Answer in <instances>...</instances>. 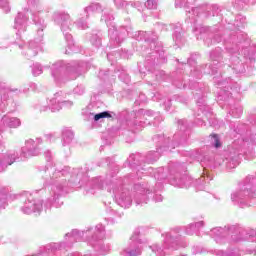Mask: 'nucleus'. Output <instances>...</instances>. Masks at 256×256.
<instances>
[{
  "mask_svg": "<svg viewBox=\"0 0 256 256\" xmlns=\"http://www.w3.org/2000/svg\"><path fill=\"white\" fill-rule=\"evenodd\" d=\"M211 137H213V139H215L216 149H219V147H221V142H219V136L217 134H211Z\"/></svg>",
  "mask_w": 256,
  "mask_h": 256,
  "instance_id": "obj_2",
  "label": "nucleus"
},
{
  "mask_svg": "<svg viewBox=\"0 0 256 256\" xmlns=\"http://www.w3.org/2000/svg\"><path fill=\"white\" fill-rule=\"evenodd\" d=\"M111 114L107 111L98 113L94 116V121H99V119H111Z\"/></svg>",
  "mask_w": 256,
  "mask_h": 256,
  "instance_id": "obj_1",
  "label": "nucleus"
}]
</instances>
